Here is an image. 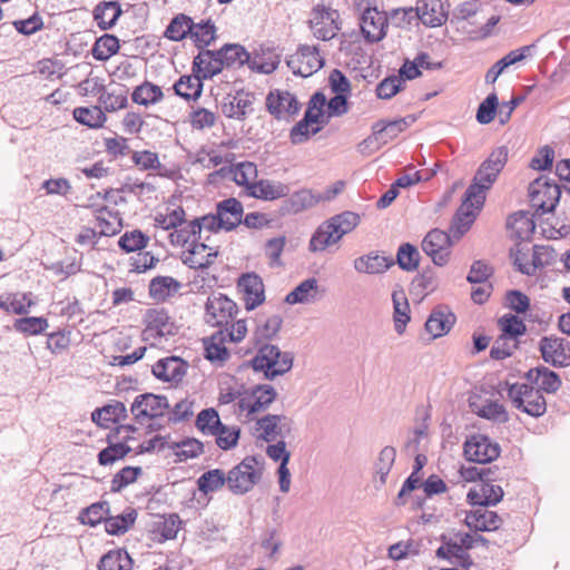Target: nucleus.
Wrapping results in <instances>:
<instances>
[{
  "label": "nucleus",
  "mask_w": 570,
  "mask_h": 570,
  "mask_svg": "<svg viewBox=\"0 0 570 570\" xmlns=\"http://www.w3.org/2000/svg\"><path fill=\"white\" fill-rule=\"evenodd\" d=\"M216 213L225 230L230 232L242 223L244 207L238 199L230 197L216 205Z\"/></svg>",
  "instance_id": "nucleus-25"
},
{
  "label": "nucleus",
  "mask_w": 570,
  "mask_h": 570,
  "mask_svg": "<svg viewBox=\"0 0 570 570\" xmlns=\"http://www.w3.org/2000/svg\"><path fill=\"white\" fill-rule=\"evenodd\" d=\"M225 484H227V474L222 469L209 470L197 480L199 491L205 494L216 492Z\"/></svg>",
  "instance_id": "nucleus-46"
},
{
  "label": "nucleus",
  "mask_w": 570,
  "mask_h": 570,
  "mask_svg": "<svg viewBox=\"0 0 570 570\" xmlns=\"http://www.w3.org/2000/svg\"><path fill=\"white\" fill-rule=\"evenodd\" d=\"M407 127V122L405 119H395L391 121H376L372 126V130L374 134L379 136L381 144L386 145L390 140L394 139L399 134H401Z\"/></svg>",
  "instance_id": "nucleus-44"
},
{
  "label": "nucleus",
  "mask_w": 570,
  "mask_h": 570,
  "mask_svg": "<svg viewBox=\"0 0 570 570\" xmlns=\"http://www.w3.org/2000/svg\"><path fill=\"white\" fill-rule=\"evenodd\" d=\"M119 50V40L116 36L105 33L99 37L92 48V56L96 60L107 61Z\"/></svg>",
  "instance_id": "nucleus-48"
},
{
  "label": "nucleus",
  "mask_w": 570,
  "mask_h": 570,
  "mask_svg": "<svg viewBox=\"0 0 570 570\" xmlns=\"http://www.w3.org/2000/svg\"><path fill=\"white\" fill-rule=\"evenodd\" d=\"M499 106L495 94H490L480 105L476 111V120L482 125L490 124L497 114Z\"/></svg>",
  "instance_id": "nucleus-64"
},
{
  "label": "nucleus",
  "mask_w": 570,
  "mask_h": 570,
  "mask_svg": "<svg viewBox=\"0 0 570 570\" xmlns=\"http://www.w3.org/2000/svg\"><path fill=\"white\" fill-rule=\"evenodd\" d=\"M32 305V293H7L0 297V308L13 314H28Z\"/></svg>",
  "instance_id": "nucleus-33"
},
{
  "label": "nucleus",
  "mask_w": 570,
  "mask_h": 570,
  "mask_svg": "<svg viewBox=\"0 0 570 570\" xmlns=\"http://www.w3.org/2000/svg\"><path fill=\"white\" fill-rule=\"evenodd\" d=\"M188 227H191V233H197L198 238H202V234L204 230L206 232H217L219 229L225 230V225L220 223V219L217 215H205L200 218H196L188 223Z\"/></svg>",
  "instance_id": "nucleus-59"
},
{
  "label": "nucleus",
  "mask_w": 570,
  "mask_h": 570,
  "mask_svg": "<svg viewBox=\"0 0 570 570\" xmlns=\"http://www.w3.org/2000/svg\"><path fill=\"white\" fill-rule=\"evenodd\" d=\"M145 330L142 338L151 341L153 344L159 343L163 337L173 336L176 333V326L165 308H150L144 316Z\"/></svg>",
  "instance_id": "nucleus-9"
},
{
  "label": "nucleus",
  "mask_w": 570,
  "mask_h": 570,
  "mask_svg": "<svg viewBox=\"0 0 570 570\" xmlns=\"http://www.w3.org/2000/svg\"><path fill=\"white\" fill-rule=\"evenodd\" d=\"M390 24L385 12L367 8L361 17V30L368 42H379L386 36Z\"/></svg>",
  "instance_id": "nucleus-17"
},
{
  "label": "nucleus",
  "mask_w": 570,
  "mask_h": 570,
  "mask_svg": "<svg viewBox=\"0 0 570 570\" xmlns=\"http://www.w3.org/2000/svg\"><path fill=\"white\" fill-rule=\"evenodd\" d=\"M517 340L509 337L507 334H501L493 343L490 350V356L493 360H504L512 355L517 348Z\"/></svg>",
  "instance_id": "nucleus-58"
},
{
  "label": "nucleus",
  "mask_w": 570,
  "mask_h": 570,
  "mask_svg": "<svg viewBox=\"0 0 570 570\" xmlns=\"http://www.w3.org/2000/svg\"><path fill=\"white\" fill-rule=\"evenodd\" d=\"M317 287L316 278H307L286 295L285 302L292 305L313 303L316 299Z\"/></svg>",
  "instance_id": "nucleus-34"
},
{
  "label": "nucleus",
  "mask_w": 570,
  "mask_h": 570,
  "mask_svg": "<svg viewBox=\"0 0 570 570\" xmlns=\"http://www.w3.org/2000/svg\"><path fill=\"white\" fill-rule=\"evenodd\" d=\"M132 560L126 550H110L99 561V570H131Z\"/></svg>",
  "instance_id": "nucleus-40"
},
{
  "label": "nucleus",
  "mask_w": 570,
  "mask_h": 570,
  "mask_svg": "<svg viewBox=\"0 0 570 570\" xmlns=\"http://www.w3.org/2000/svg\"><path fill=\"white\" fill-rule=\"evenodd\" d=\"M396 458V450L391 445L384 446L375 461L374 472L379 478L380 485H384L386 483L389 473L394 465Z\"/></svg>",
  "instance_id": "nucleus-42"
},
{
  "label": "nucleus",
  "mask_w": 570,
  "mask_h": 570,
  "mask_svg": "<svg viewBox=\"0 0 570 570\" xmlns=\"http://www.w3.org/2000/svg\"><path fill=\"white\" fill-rule=\"evenodd\" d=\"M253 105V97L248 92L237 91L227 95L222 102V112L230 119L244 120Z\"/></svg>",
  "instance_id": "nucleus-22"
},
{
  "label": "nucleus",
  "mask_w": 570,
  "mask_h": 570,
  "mask_svg": "<svg viewBox=\"0 0 570 570\" xmlns=\"http://www.w3.org/2000/svg\"><path fill=\"white\" fill-rule=\"evenodd\" d=\"M181 284L171 276H157L150 281L149 295L156 301H166L176 294Z\"/></svg>",
  "instance_id": "nucleus-35"
},
{
  "label": "nucleus",
  "mask_w": 570,
  "mask_h": 570,
  "mask_svg": "<svg viewBox=\"0 0 570 570\" xmlns=\"http://www.w3.org/2000/svg\"><path fill=\"white\" fill-rule=\"evenodd\" d=\"M560 196V186L546 175L539 176L529 186L530 204L538 215L553 212Z\"/></svg>",
  "instance_id": "nucleus-6"
},
{
  "label": "nucleus",
  "mask_w": 570,
  "mask_h": 570,
  "mask_svg": "<svg viewBox=\"0 0 570 570\" xmlns=\"http://www.w3.org/2000/svg\"><path fill=\"white\" fill-rule=\"evenodd\" d=\"M464 522L471 530L484 532L498 530L502 519L494 511L478 508L466 514Z\"/></svg>",
  "instance_id": "nucleus-26"
},
{
  "label": "nucleus",
  "mask_w": 570,
  "mask_h": 570,
  "mask_svg": "<svg viewBox=\"0 0 570 570\" xmlns=\"http://www.w3.org/2000/svg\"><path fill=\"white\" fill-rule=\"evenodd\" d=\"M482 3L479 0H470L458 4L453 11V17L458 21H463L474 27L480 23Z\"/></svg>",
  "instance_id": "nucleus-45"
},
{
  "label": "nucleus",
  "mask_w": 570,
  "mask_h": 570,
  "mask_svg": "<svg viewBox=\"0 0 570 570\" xmlns=\"http://www.w3.org/2000/svg\"><path fill=\"white\" fill-rule=\"evenodd\" d=\"M394 265L392 257L380 255L377 252H371L354 259L353 266L357 273L382 274Z\"/></svg>",
  "instance_id": "nucleus-28"
},
{
  "label": "nucleus",
  "mask_w": 570,
  "mask_h": 570,
  "mask_svg": "<svg viewBox=\"0 0 570 570\" xmlns=\"http://www.w3.org/2000/svg\"><path fill=\"white\" fill-rule=\"evenodd\" d=\"M286 62L294 75L302 77L312 76L324 66V59L321 57L318 49L308 45H301Z\"/></svg>",
  "instance_id": "nucleus-11"
},
{
  "label": "nucleus",
  "mask_w": 570,
  "mask_h": 570,
  "mask_svg": "<svg viewBox=\"0 0 570 570\" xmlns=\"http://www.w3.org/2000/svg\"><path fill=\"white\" fill-rule=\"evenodd\" d=\"M451 237L444 230L434 228L423 238L422 249L435 265L443 266L448 263L452 246Z\"/></svg>",
  "instance_id": "nucleus-13"
},
{
  "label": "nucleus",
  "mask_w": 570,
  "mask_h": 570,
  "mask_svg": "<svg viewBox=\"0 0 570 570\" xmlns=\"http://www.w3.org/2000/svg\"><path fill=\"white\" fill-rule=\"evenodd\" d=\"M164 98V92L161 88L155 83L149 81H144L141 85L137 86L132 94L131 100L135 104L148 107L150 105H156L161 101Z\"/></svg>",
  "instance_id": "nucleus-38"
},
{
  "label": "nucleus",
  "mask_w": 570,
  "mask_h": 570,
  "mask_svg": "<svg viewBox=\"0 0 570 570\" xmlns=\"http://www.w3.org/2000/svg\"><path fill=\"white\" fill-rule=\"evenodd\" d=\"M282 324L283 318L279 315H272L259 322L254 332L257 351L250 364L255 372H262L269 381L289 372L294 363L292 352H282L277 345L269 343L279 332Z\"/></svg>",
  "instance_id": "nucleus-2"
},
{
  "label": "nucleus",
  "mask_w": 570,
  "mask_h": 570,
  "mask_svg": "<svg viewBox=\"0 0 570 570\" xmlns=\"http://www.w3.org/2000/svg\"><path fill=\"white\" fill-rule=\"evenodd\" d=\"M91 92L98 95V102L104 112H114L127 107L128 98L122 89L107 91L104 85L95 81Z\"/></svg>",
  "instance_id": "nucleus-24"
},
{
  "label": "nucleus",
  "mask_w": 570,
  "mask_h": 570,
  "mask_svg": "<svg viewBox=\"0 0 570 570\" xmlns=\"http://www.w3.org/2000/svg\"><path fill=\"white\" fill-rule=\"evenodd\" d=\"M169 409L166 396L154 393H144L135 397L130 412L135 421L144 425L147 421L161 417Z\"/></svg>",
  "instance_id": "nucleus-8"
},
{
  "label": "nucleus",
  "mask_w": 570,
  "mask_h": 570,
  "mask_svg": "<svg viewBox=\"0 0 570 570\" xmlns=\"http://www.w3.org/2000/svg\"><path fill=\"white\" fill-rule=\"evenodd\" d=\"M455 320V315L446 306H438L431 312L424 326L432 338H438L450 332Z\"/></svg>",
  "instance_id": "nucleus-21"
},
{
  "label": "nucleus",
  "mask_w": 570,
  "mask_h": 570,
  "mask_svg": "<svg viewBox=\"0 0 570 570\" xmlns=\"http://www.w3.org/2000/svg\"><path fill=\"white\" fill-rule=\"evenodd\" d=\"M249 61V53L240 45L227 43L219 50H203L193 61L195 72L204 70V78H212L225 67H242Z\"/></svg>",
  "instance_id": "nucleus-3"
},
{
  "label": "nucleus",
  "mask_w": 570,
  "mask_h": 570,
  "mask_svg": "<svg viewBox=\"0 0 570 570\" xmlns=\"http://www.w3.org/2000/svg\"><path fill=\"white\" fill-rule=\"evenodd\" d=\"M217 255L218 249L216 247L199 242V238H194L190 247L184 253L183 262L190 268L204 269L209 267Z\"/></svg>",
  "instance_id": "nucleus-18"
},
{
  "label": "nucleus",
  "mask_w": 570,
  "mask_h": 570,
  "mask_svg": "<svg viewBox=\"0 0 570 570\" xmlns=\"http://www.w3.org/2000/svg\"><path fill=\"white\" fill-rule=\"evenodd\" d=\"M249 196L263 200H275L286 197L289 194V187L281 181L261 179L248 185Z\"/></svg>",
  "instance_id": "nucleus-23"
},
{
  "label": "nucleus",
  "mask_w": 570,
  "mask_h": 570,
  "mask_svg": "<svg viewBox=\"0 0 570 570\" xmlns=\"http://www.w3.org/2000/svg\"><path fill=\"white\" fill-rule=\"evenodd\" d=\"M393 321L397 334H403L407 323L411 320L410 304L405 292L397 289L392 293Z\"/></svg>",
  "instance_id": "nucleus-32"
},
{
  "label": "nucleus",
  "mask_w": 570,
  "mask_h": 570,
  "mask_svg": "<svg viewBox=\"0 0 570 570\" xmlns=\"http://www.w3.org/2000/svg\"><path fill=\"white\" fill-rule=\"evenodd\" d=\"M508 227L511 228L514 236L521 240L528 239L535 229L532 218L523 212L511 215L508 219Z\"/></svg>",
  "instance_id": "nucleus-47"
},
{
  "label": "nucleus",
  "mask_w": 570,
  "mask_h": 570,
  "mask_svg": "<svg viewBox=\"0 0 570 570\" xmlns=\"http://www.w3.org/2000/svg\"><path fill=\"white\" fill-rule=\"evenodd\" d=\"M499 325L502 334H507L514 340L523 335L527 331L525 324L518 316L512 314L503 315L499 320Z\"/></svg>",
  "instance_id": "nucleus-63"
},
{
  "label": "nucleus",
  "mask_w": 570,
  "mask_h": 570,
  "mask_svg": "<svg viewBox=\"0 0 570 570\" xmlns=\"http://www.w3.org/2000/svg\"><path fill=\"white\" fill-rule=\"evenodd\" d=\"M215 38L216 27L210 19L202 20L198 23L193 21L190 39L194 41L198 49L203 50L205 47H208L215 40Z\"/></svg>",
  "instance_id": "nucleus-41"
},
{
  "label": "nucleus",
  "mask_w": 570,
  "mask_h": 570,
  "mask_svg": "<svg viewBox=\"0 0 570 570\" xmlns=\"http://www.w3.org/2000/svg\"><path fill=\"white\" fill-rule=\"evenodd\" d=\"M266 108L277 120H289L298 114L301 105L289 91L275 89L266 97Z\"/></svg>",
  "instance_id": "nucleus-16"
},
{
  "label": "nucleus",
  "mask_w": 570,
  "mask_h": 570,
  "mask_svg": "<svg viewBox=\"0 0 570 570\" xmlns=\"http://www.w3.org/2000/svg\"><path fill=\"white\" fill-rule=\"evenodd\" d=\"M420 253L417 248L410 244H402L396 254V263L400 268L406 272H413L419 267Z\"/></svg>",
  "instance_id": "nucleus-54"
},
{
  "label": "nucleus",
  "mask_w": 570,
  "mask_h": 570,
  "mask_svg": "<svg viewBox=\"0 0 570 570\" xmlns=\"http://www.w3.org/2000/svg\"><path fill=\"white\" fill-rule=\"evenodd\" d=\"M154 222L156 227L165 230L175 229L185 222V210L177 207L168 214H157Z\"/></svg>",
  "instance_id": "nucleus-61"
},
{
  "label": "nucleus",
  "mask_w": 570,
  "mask_h": 570,
  "mask_svg": "<svg viewBox=\"0 0 570 570\" xmlns=\"http://www.w3.org/2000/svg\"><path fill=\"white\" fill-rule=\"evenodd\" d=\"M121 13L122 10L119 2L102 1L94 9V19L101 30H109L116 24Z\"/></svg>",
  "instance_id": "nucleus-31"
},
{
  "label": "nucleus",
  "mask_w": 570,
  "mask_h": 570,
  "mask_svg": "<svg viewBox=\"0 0 570 570\" xmlns=\"http://www.w3.org/2000/svg\"><path fill=\"white\" fill-rule=\"evenodd\" d=\"M204 70L181 76L174 85L175 94L185 100H197L203 92Z\"/></svg>",
  "instance_id": "nucleus-30"
},
{
  "label": "nucleus",
  "mask_w": 570,
  "mask_h": 570,
  "mask_svg": "<svg viewBox=\"0 0 570 570\" xmlns=\"http://www.w3.org/2000/svg\"><path fill=\"white\" fill-rule=\"evenodd\" d=\"M213 436H215V444L219 449L228 451L237 445L240 436V429L236 425L229 426L222 424V428H219L217 433H215Z\"/></svg>",
  "instance_id": "nucleus-55"
},
{
  "label": "nucleus",
  "mask_w": 570,
  "mask_h": 570,
  "mask_svg": "<svg viewBox=\"0 0 570 570\" xmlns=\"http://www.w3.org/2000/svg\"><path fill=\"white\" fill-rule=\"evenodd\" d=\"M286 416L277 414H267L256 420L254 425V435L257 439L264 440L269 443L282 436L283 424Z\"/></svg>",
  "instance_id": "nucleus-29"
},
{
  "label": "nucleus",
  "mask_w": 570,
  "mask_h": 570,
  "mask_svg": "<svg viewBox=\"0 0 570 570\" xmlns=\"http://www.w3.org/2000/svg\"><path fill=\"white\" fill-rule=\"evenodd\" d=\"M539 351L543 361L552 366L566 367L570 365V342L562 337H541Z\"/></svg>",
  "instance_id": "nucleus-15"
},
{
  "label": "nucleus",
  "mask_w": 570,
  "mask_h": 570,
  "mask_svg": "<svg viewBox=\"0 0 570 570\" xmlns=\"http://www.w3.org/2000/svg\"><path fill=\"white\" fill-rule=\"evenodd\" d=\"M137 512L135 509H128L116 517L106 518L105 529L109 534L119 535L127 532L135 523Z\"/></svg>",
  "instance_id": "nucleus-43"
},
{
  "label": "nucleus",
  "mask_w": 570,
  "mask_h": 570,
  "mask_svg": "<svg viewBox=\"0 0 570 570\" xmlns=\"http://www.w3.org/2000/svg\"><path fill=\"white\" fill-rule=\"evenodd\" d=\"M193 19L185 14H176L167 26L164 37L171 41H181L187 37L190 38L193 31Z\"/></svg>",
  "instance_id": "nucleus-36"
},
{
  "label": "nucleus",
  "mask_w": 570,
  "mask_h": 570,
  "mask_svg": "<svg viewBox=\"0 0 570 570\" xmlns=\"http://www.w3.org/2000/svg\"><path fill=\"white\" fill-rule=\"evenodd\" d=\"M48 326L47 318L37 316L21 317L16 320L13 324L16 331L28 335L41 334Z\"/></svg>",
  "instance_id": "nucleus-56"
},
{
  "label": "nucleus",
  "mask_w": 570,
  "mask_h": 570,
  "mask_svg": "<svg viewBox=\"0 0 570 570\" xmlns=\"http://www.w3.org/2000/svg\"><path fill=\"white\" fill-rule=\"evenodd\" d=\"M188 364L178 356H169L157 361L153 367V374L160 381L178 383L186 375Z\"/></svg>",
  "instance_id": "nucleus-20"
},
{
  "label": "nucleus",
  "mask_w": 570,
  "mask_h": 570,
  "mask_svg": "<svg viewBox=\"0 0 570 570\" xmlns=\"http://www.w3.org/2000/svg\"><path fill=\"white\" fill-rule=\"evenodd\" d=\"M108 512H109L108 502L92 503L88 508L82 509L80 511L78 520L82 524L95 527L102 521L105 522Z\"/></svg>",
  "instance_id": "nucleus-52"
},
{
  "label": "nucleus",
  "mask_w": 570,
  "mask_h": 570,
  "mask_svg": "<svg viewBox=\"0 0 570 570\" xmlns=\"http://www.w3.org/2000/svg\"><path fill=\"white\" fill-rule=\"evenodd\" d=\"M500 445L483 434L471 435L464 442V455L466 460L476 463H489L500 455Z\"/></svg>",
  "instance_id": "nucleus-12"
},
{
  "label": "nucleus",
  "mask_w": 570,
  "mask_h": 570,
  "mask_svg": "<svg viewBox=\"0 0 570 570\" xmlns=\"http://www.w3.org/2000/svg\"><path fill=\"white\" fill-rule=\"evenodd\" d=\"M148 240V236H146L141 230L134 229L131 232H126L119 238L118 245L124 252L131 253L145 248Z\"/></svg>",
  "instance_id": "nucleus-57"
},
{
  "label": "nucleus",
  "mask_w": 570,
  "mask_h": 570,
  "mask_svg": "<svg viewBox=\"0 0 570 570\" xmlns=\"http://www.w3.org/2000/svg\"><path fill=\"white\" fill-rule=\"evenodd\" d=\"M360 222V215L350 210L331 217L313 233L308 243V250L312 253L324 252L355 229Z\"/></svg>",
  "instance_id": "nucleus-4"
},
{
  "label": "nucleus",
  "mask_w": 570,
  "mask_h": 570,
  "mask_svg": "<svg viewBox=\"0 0 570 570\" xmlns=\"http://www.w3.org/2000/svg\"><path fill=\"white\" fill-rule=\"evenodd\" d=\"M206 322L212 326H226L237 314V305L222 293H213L208 296L206 305Z\"/></svg>",
  "instance_id": "nucleus-10"
},
{
  "label": "nucleus",
  "mask_w": 570,
  "mask_h": 570,
  "mask_svg": "<svg viewBox=\"0 0 570 570\" xmlns=\"http://www.w3.org/2000/svg\"><path fill=\"white\" fill-rule=\"evenodd\" d=\"M476 413L479 416L497 423H505L509 421V415L504 406L494 401H489L483 404L478 409Z\"/></svg>",
  "instance_id": "nucleus-62"
},
{
  "label": "nucleus",
  "mask_w": 570,
  "mask_h": 570,
  "mask_svg": "<svg viewBox=\"0 0 570 570\" xmlns=\"http://www.w3.org/2000/svg\"><path fill=\"white\" fill-rule=\"evenodd\" d=\"M72 115L76 121L94 129L104 127L107 121V116L100 106L77 107Z\"/></svg>",
  "instance_id": "nucleus-37"
},
{
  "label": "nucleus",
  "mask_w": 570,
  "mask_h": 570,
  "mask_svg": "<svg viewBox=\"0 0 570 570\" xmlns=\"http://www.w3.org/2000/svg\"><path fill=\"white\" fill-rule=\"evenodd\" d=\"M277 392L269 384L254 386L248 393H245L238 401V407L247 412V417L255 413L263 412L276 400Z\"/></svg>",
  "instance_id": "nucleus-14"
},
{
  "label": "nucleus",
  "mask_w": 570,
  "mask_h": 570,
  "mask_svg": "<svg viewBox=\"0 0 570 570\" xmlns=\"http://www.w3.org/2000/svg\"><path fill=\"white\" fill-rule=\"evenodd\" d=\"M171 448L180 462L197 458L204 452V443L194 438L176 442Z\"/></svg>",
  "instance_id": "nucleus-51"
},
{
  "label": "nucleus",
  "mask_w": 570,
  "mask_h": 570,
  "mask_svg": "<svg viewBox=\"0 0 570 570\" xmlns=\"http://www.w3.org/2000/svg\"><path fill=\"white\" fill-rule=\"evenodd\" d=\"M508 397L520 411L530 416H542L547 411V401L542 393L527 383H514L508 389Z\"/></svg>",
  "instance_id": "nucleus-7"
},
{
  "label": "nucleus",
  "mask_w": 570,
  "mask_h": 570,
  "mask_svg": "<svg viewBox=\"0 0 570 570\" xmlns=\"http://www.w3.org/2000/svg\"><path fill=\"white\" fill-rule=\"evenodd\" d=\"M141 474V468L139 466H125L117 472L112 480L110 490L112 492H120L128 484L135 482L138 475Z\"/></svg>",
  "instance_id": "nucleus-60"
},
{
  "label": "nucleus",
  "mask_w": 570,
  "mask_h": 570,
  "mask_svg": "<svg viewBox=\"0 0 570 570\" xmlns=\"http://www.w3.org/2000/svg\"><path fill=\"white\" fill-rule=\"evenodd\" d=\"M111 435H108L107 441L109 445L102 449L98 453V463L100 465H109L115 463L118 460L124 459L130 451V446L122 442L111 443Z\"/></svg>",
  "instance_id": "nucleus-53"
},
{
  "label": "nucleus",
  "mask_w": 570,
  "mask_h": 570,
  "mask_svg": "<svg viewBox=\"0 0 570 570\" xmlns=\"http://www.w3.org/2000/svg\"><path fill=\"white\" fill-rule=\"evenodd\" d=\"M263 470V463L258 458L254 455L244 458L227 473L228 490L236 495L246 494L259 483Z\"/></svg>",
  "instance_id": "nucleus-5"
},
{
  "label": "nucleus",
  "mask_w": 570,
  "mask_h": 570,
  "mask_svg": "<svg viewBox=\"0 0 570 570\" xmlns=\"http://www.w3.org/2000/svg\"><path fill=\"white\" fill-rule=\"evenodd\" d=\"M509 149L500 146L492 150L489 157L480 165L473 183L466 188L463 202L452 220L450 233L459 239L469 230L485 200V191L497 180L499 174L508 161Z\"/></svg>",
  "instance_id": "nucleus-1"
},
{
  "label": "nucleus",
  "mask_w": 570,
  "mask_h": 570,
  "mask_svg": "<svg viewBox=\"0 0 570 570\" xmlns=\"http://www.w3.org/2000/svg\"><path fill=\"white\" fill-rule=\"evenodd\" d=\"M238 288L243 293L245 307L248 311L256 308L265 299L264 284L255 273H247L239 277Z\"/></svg>",
  "instance_id": "nucleus-19"
},
{
  "label": "nucleus",
  "mask_w": 570,
  "mask_h": 570,
  "mask_svg": "<svg viewBox=\"0 0 570 570\" xmlns=\"http://www.w3.org/2000/svg\"><path fill=\"white\" fill-rule=\"evenodd\" d=\"M317 202H320L318 197L315 198L311 190L302 189L291 195L285 202L284 210L296 214L314 206Z\"/></svg>",
  "instance_id": "nucleus-50"
},
{
  "label": "nucleus",
  "mask_w": 570,
  "mask_h": 570,
  "mask_svg": "<svg viewBox=\"0 0 570 570\" xmlns=\"http://www.w3.org/2000/svg\"><path fill=\"white\" fill-rule=\"evenodd\" d=\"M222 424L219 414L214 407L202 410L195 422L196 428L205 435H214Z\"/></svg>",
  "instance_id": "nucleus-49"
},
{
  "label": "nucleus",
  "mask_w": 570,
  "mask_h": 570,
  "mask_svg": "<svg viewBox=\"0 0 570 570\" xmlns=\"http://www.w3.org/2000/svg\"><path fill=\"white\" fill-rule=\"evenodd\" d=\"M416 11L419 20L425 26L439 27L445 21V14L436 0L422 1L416 7Z\"/></svg>",
  "instance_id": "nucleus-39"
},
{
  "label": "nucleus",
  "mask_w": 570,
  "mask_h": 570,
  "mask_svg": "<svg viewBox=\"0 0 570 570\" xmlns=\"http://www.w3.org/2000/svg\"><path fill=\"white\" fill-rule=\"evenodd\" d=\"M525 379L528 382L535 384V389L540 392L544 391L546 393H556L561 386L560 376L546 366H538L529 370L525 373Z\"/></svg>",
  "instance_id": "nucleus-27"
}]
</instances>
